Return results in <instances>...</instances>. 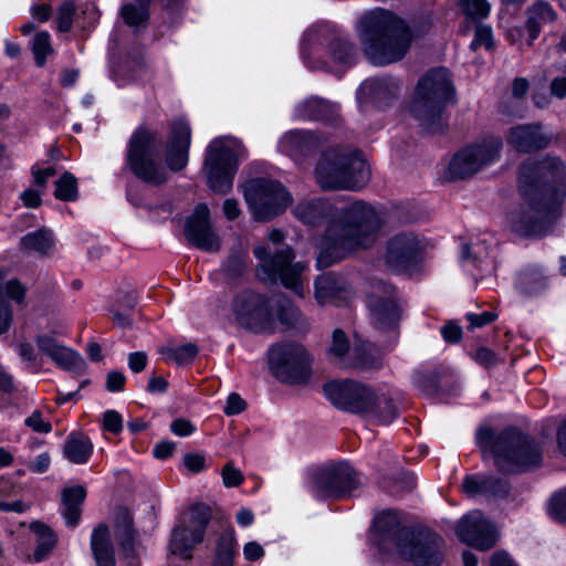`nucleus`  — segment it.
<instances>
[{"label":"nucleus","instance_id":"f257e3e1","mask_svg":"<svg viewBox=\"0 0 566 566\" xmlns=\"http://www.w3.org/2000/svg\"><path fill=\"white\" fill-rule=\"evenodd\" d=\"M293 213L302 223L312 227L328 221L317 258L321 268H327L355 251L373 247L382 226L377 210L360 200L337 209L325 198L303 199L294 207Z\"/></svg>","mask_w":566,"mask_h":566},{"label":"nucleus","instance_id":"f03ea898","mask_svg":"<svg viewBox=\"0 0 566 566\" xmlns=\"http://www.w3.org/2000/svg\"><path fill=\"white\" fill-rule=\"evenodd\" d=\"M518 182L523 203L509 216L511 230L522 237L546 234L557 218L558 195L566 188L564 164L557 158L526 161Z\"/></svg>","mask_w":566,"mask_h":566},{"label":"nucleus","instance_id":"7ed1b4c3","mask_svg":"<svg viewBox=\"0 0 566 566\" xmlns=\"http://www.w3.org/2000/svg\"><path fill=\"white\" fill-rule=\"evenodd\" d=\"M384 560L400 558L415 566H440L443 539L433 532L401 526L394 511H385L374 521L371 538Z\"/></svg>","mask_w":566,"mask_h":566},{"label":"nucleus","instance_id":"20e7f679","mask_svg":"<svg viewBox=\"0 0 566 566\" xmlns=\"http://www.w3.org/2000/svg\"><path fill=\"white\" fill-rule=\"evenodd\" d=\"M357 33L365 54L376 65L400 61L412 42V34L406 22L381 8L366 11L359 17Z\"/></svg>","mask_w":566,"mask_h":566},{"label":"nucleus","instance_id":"39448f33","mask_svg":"<svg viewBox=\"0 0 566 566\" xmlns=\"http://www.w3.org/2000/svg\"><path fill=\"white\" fill-rule=\"evenodd\" d=\"M324 392L338 409L363 416L378 424H387L398 416V406L388 391L355 380H335Z\"/></svg>","mask_w":566,"mask_h":566},{"label":"nucleus","instance_id":"423d86ee","mask_svg":"<svg viewBox=\"0 0 566 566\" xmlns=\"http://www.w3.org/2000/svg\"><path fill=\"white\" fill-rule=\"evenodd\" d=\"M481 449H490L495 465L506 473H518L537 468L542 462L539 444L521 430L510 427L495 439L490 428H481L476 433Z\"/></svg>","mask_w":566,"mask_h":566},{"label":"nucleus","instance_id":"0eeeda50","mask_svg":"<svg viewBox=\"0 0 566 566\" xmlns=\"http://www.w3.org/2000/svg\"><path fill=\"white\" fill-rule=\"evenodd\" d=\"M314 176L323 190H359L370 180V169L360 154L331 148L322 153Z\"/></svg>","mask_w":566,"mask_h":566},{"label":"nucleus","instance_id":"6e6552de","mask_svg":"<svg viewBox=\"0 0 566 566\" xmlns=\"http://www.w3.org/2000/svg\"><path fill=\"white\" fill-rule=\"evenodd\" d=\"M453 96L449 71L444 67L431 69L417 84L411 113L428 132L437 133L443 127L442 114Z\"/></svg>","mask_w":566,"mask_h":566},{"label":"nucleus","instance_id":"1a4fd4ad","mask_svg":"<svg viewBox=\"0 0 566 566\" xmlns=\"http://www.w3.org/2000/svg\"><path fill=\"white\" fill-rule=\"evenodd\" d=\"M302 54L308 67L339 73L355 62L356 49L334 31L315 27L304 35Z\"/></svg>","mask_w":566,"mask_h":566},{"label":"nucleus","instance_id":"9d476101","mask_svg":"<svg viewBox=\"0 0 566 566\" xmlns=\"http://www.w3.org/2000/svg\"><path fill=\"white\" fill-rule=\"evenodd\" d=\"M244 157L245 148L237 138L224 136L211 140L203 163L209 187L217 193H228L239 161Z\"/></svg>","mask_w":566,"mask_h":566},{"label":"nucleus","instance_id":"9b49d317","mask_svg":"<svg viewBox=\"0 0 566 566\" xmlns=\"http://www.w3.org/2000/svg\"><path fill=\"white\" fill-rule=\"evenodd\" d=\"M254 255L260 261L259 277L262 281H279L297 296L304 295L305 265L294 261L295 255L290 247L260 245L254 249Z\"/></svg>","mask_w":566,"mask_h":566},{"label":"nucleus","instance_id":"f8f14e48","mask_svg":"<svg viewBox=\"0 0 566 566\" xmlns=\"http://www.w3.org/2000/svg\"><path fill=\"white\" fill-rule=\"evenodd\" d=\"M160 147L161 142L154 132L140 127L134 133L129 142L127 163L138 179L151 185L167 181L168 174L160 164Z\"/></svg>","mask_w":566,"mask_h":566},{"label":"nucleus","instance_id":"ddd939ff","mask_svg":"<svg viewBox=\"0 0 566 566\" xmlns=\"http://www.w3.org/2000/svg\"><path fill=\"white\" fill-rule=\"evenodd\" d=\"M244 199L258 221H269L285 211L291 195L275 180L251 179L244 185Z\"/></svg>","mask_w":566,"mask_h":566},{"label":"nucleus","instance_id":"4468645a","mask_svg":"<svg viewBox=\"0 0 566 566\" xmlns=\"http://www.w3.org/2000/svg\"><path fill=\"white\" fill-rule=\"evenodd\" d=\"M366 304L376 329L388 332L398 327L403 308L394 285L373 279L366 292Z\"/></svg>","mask_w":566,"mask_h":566},{"label":"nucleus","instance_id":"2eb2a0df","mask_svg":"<svg viewBox=\"0 0 566 566\" xmlns=\"http://www.w3.org/2000/svg\"><path fill=\"white\" fill-rule=\"evenodd\" d=\"M311 357L298 343L276 344L269 350L273 375L283 382L305 384L311 377Z\"/></svg>","mask_w":566,"mask_h":566},{"label":"nucleus","instance_id":"dca6fc26","mask_svg":"<svg viewBox=\"0 0 566 566\" xmlns=\"http://www.w3.org/2000/svg\"><path fill=\"white\" fill-rule=\"evenodd\" d=\"M210 520L211 511L205 504H197L185 512L171 533L169 542L171 554L190 559L193 548L203 542Z\"/></svg>","mask_w":566,"mask_h":566},{"label":"nucleus","instance_id":"f3484780","mask_svg":"<svg viewBox=\"0 0 566 566\" xmlns=\"http://www.w3.org/2000/svg\"><path fill=\"white\" fill-rule=\"evenodd\" d=\"M502 142L491 137L458 153L449 164L450 180L465 179L499 158Z\"/></svg>","mask_w":566,"mask_h":566},{"label":"nucleus","instance_id":"a211bd4d","mask_svg":"<svg viewBox=\"0 0 566 566\" xmlns=\"http://www.w3.org/2000/svg\"><path fill=\"white\" fill-rule=\"evenodd\" d=\"M315 492L322 497H344L358 488L359 480L346 462L328 463L312 474Z\"/></svg>","mask_w":566,"mask_h":566},{"label":"nucleus","instance_id":"6ab92c4d","mask_svg":"<svg viewBox=\"0 0 566 566\" xmlns=\"http://www.w3.org/2000/svg\"><path fill=\"white\" fill-rule=\"evenodd\" d=\"M238 323L254 333H273L274 321L268 300L252 291L239 293L232 304Z\"/></svg>","mask_w":566,"mask_h":566},{"label":"nucleus","instance_id":"aec40b11","mask_svg":"<svg viewBox=\"0 0 566 566\" xmlns=\"http://www.w3.org/2000/svg\"><path fill=\"white\" fill-rule=\"evenodd\" d=\"M185 237L191 245L200 250L207 252H217L220 250V238L212 229L210 210L207 205H198L193 213L188 217L185 227Z\"/></svg>","mask_w":566,"mask_h":566},{"label":"nucleus","instance_id":"412c9836","mask_svg":"<svg viewBox=\"0 0 566 566\" xmlns=\"http://www.w3.org/2000/svg\"><path fill=\"white\" fill-rule=\"evenodd\" d=\"M457 535L463 543L481 551L490 549L495 544L493 526L480 511H472L460 520Z\"/></svg>","mask_w":566,"mask_h":566},{"label":"nucleus","instance_id":"4be33fe9","mask_svg":"<svg viewBox=\"0 0 566 566\" xmlns=\"http://www.w3.org/2000/svg\"><path fill=\"white\" fill-rule=\"evenodd\" d=\"M422 249V241L415 232L403 231L388 240L385 259L392 266H406L416 261Z\"/></svg>","mask_w":566,"mask_h":566},{"label":"nucleus","instance_id":"5701e85b","mask_svg":"<svg viewBox=\"0 0 566 566\" xmlns=\"http://www.w3.org/2000/svg\"><path fill=\"white\" fill-rule=\"evenodd\" d=\"M399 87V82L391 76L371 77L361 83L357 98L360 103L385 107L397 98Z\"/></svg>","mask_w":566,"mask_h":566},{"label":"nucleus","instance_id":"b1692460","mask_svg":"<svg viewBox=\"0 0 566 566\" xmlns=\"http://www.w3.org/2000/svg\"><path fill=\"white\" fill-rule=\"evenodd\" d=\"M190 135V127L186 122L181 119L172 122L166 155V161L170 170L179 171L186 167Z\"/></svg>","mask_w":566,"mask_h":566},{"label":"nucleus","instance_id":"393cba45","mask_svg":"<svg viewBox=\"0 0 566 566\" xmlns=\"http://www.w3.org/2000/svg\"><path fill=\"white\" fill-rule=\"evenodd\" d=\"M551 140L552 136L544 133L539 123L512 127L507 135V143L522 153L543 149L549 145Z\"/></svg>","mask_w":566,"mask_h":566},{"label":"nucleus","instance_id":"a878e982","mask_svg":"<svg viewBox=\"0 0 566 566\" xmlns=\"http://www.w3.org/2000/svg\"><path fill=\"white\" fill-rule=\"evenodd\" d=\"M350 293L347 281L336 273L322 274L315 281V298L322 305L340 304L350 296Z\"/></svg>","mask_w":566,"mask_h":566},{"label":"nucleus","instance_id":"bb28decb","mask_svg":"<svg viewBox=\"0 0 566 566\" xmlns=\"http://www.w3.org/2000/svg\"><path fill=\"white\" fill-rule=\"evenodd\" d=\"M462 488L469 495L481 494L495 499L506 497L511 490V485L506 479L486 474L467 475L463 480Z\"/></svg>","mask_w":566,"mask_h":566},{"label":"nucleus","instance_id":"cd10ccee","mask_svg":"<svg viewBox=\"0 0 566 566\" xmlns=\"http://www.w3.org/2000/svg\"><path fill=\"white\" fill-rule=\"evenodd\" d=\"M321 145V138L314 133L306 130H291L280 142L281 149L294 158L310 156Z\"/></svg>","mask_w":566,"mask_h":566},{"label":"nucleus","instance_id":"c85d7f7f","mask_svg":"<svg viewBox=\"0 0 566 566\" xmlns=\"http://www.w3.org/2000/svg\"><path fill=\"white\" fill-rule=\"evenodd\" d=\"M115 534L125 556L130 558L129 566H139V563L135 558V539L137 533L133 526L132 514L125 509H120L116 514Z\"/></svg>","mask_w":566,"mask_h":566},{"label":"nucleus","instance_id":"c756f323","mask_svg":"<svg viewBox=\"0 0 566 566\" xmlns=\"http://www.w3.org/2000/svg\"><path fill=\"white\" fill-rule=\"evenodd\" d=\"M296 116L302 119L324 120L336 123L338 107L325 99L311 97L300 103L295 108Z\"/></svg>","mask_w":566,"mask_h":566},{"label":"nucleus","instance_id":"7c9ffc66","mask_svg":"<svg viewBox=\"0 0 566 566\" xmlns=\"http://www.w3.org/2000/svg\"><path fill=\"white\" fill-rule=\"evenodd\" d=\"M91 549L97 566H115V549L106 524H98L93 530Z\"/></svg>","mask_w":566,"mask_h":566},{"label":"nucleus","instance_id":"2f4dec72","mask_svg":"<svg viewBox=\"0 0 566 566\" xmlns=\"http://www.w3.org/2000/svg\"><path fill=\"white\" fill-rule=\"evenodd\" d=\"M380 365L381 361L375 346L368 342L356 339L344 367L367 371L379 368Z\"/></svg>","mask_w":566,"mask_h":566},{"label":"nucleus","instance_id":"473e14b6","mask_svg":"<svg viewBox=\"0 0 566 566\" xmlns=\"http://www.w3.org/2000/svg\"><path fill=\"white\" fill-rule=\"evenodd\" d=\"M556 19V13L552 6L545 1H537L527 10V20L525 28L527 30L531 45L538 36L543 25L553 23Z\"/></svg>","mask_w":566,"mask_h":566},{"label":"nucleus","instance_id":"72a5a7b5","mask_svg":"<svg viewBox=\"0 0 566 566\" xmlns=\"http://www.w3.org/2000/svg\"><path fill=\"white\" fill-rule=\"evenodd\" d=\"M86 497V491L82 485L65 488L62 491V515L70 527L78 524L81 518V505Z\"/></svg>","mask_w":566,"mask_h":566},{"label":"nucleus","instance_id":"f704fd0d","mask_svg":"<svg viewBox=\"0 0 566 566\" xmlns=\"http://www.w3.org/2000/svg\"><path fill=\"white\" fill-rule=\"evenodd\" d=\"M150 0H130L125 2L119 15L124 23L132 28L135 32L146 29L149 20Z\"/></svg>","mask_w":566,"mask_h":566},{"label":"nucleus","instance_id":"c9c22d12","mask_svg":"<svg viewBox=\"0 0 566 566\" xmlns=\"http://www.w3.org/2000/svg\"><path fill=\"white\" fill-rule=\"evenodd\" d=\"M93 453L91 439L82 433L72 432L63 446L64 457L74 464H85Z\"/></svg>","mask_w":566,"mask_h":566},{"label":"nucleus","instance_id":"e433bc0d","mask_svg":"<svg viewBox=\"0 0 566 566\" xmlns=\"http://www.w3.org/2000/svg\"><path fill=\"white\" fill-rule=\"evenodd\" d=\"M21 248L28 253L46 256L54 248L53 234L45 229L30 232L21 239Z\"/></svg>","mask_w":566,"mask_h":566},{"label":"nucleus","instance_id":"4c0bfd02","mask_svg":"<svg viewBox=\"0 0 566 566\" xmlns=\"http://www.w3.org/2000/svg\"><path fill=\"white\" fill-rule=\"evenodd\" d=\"M235 544L233 530L222 532L216 541L212 566H233Z\"/></svg>","mask_w":566,"mask_h":566},{"label":"nucleus","instance_id":"58836bf2","mask_svg":"<svg viewBox=\"0 0 566 566\" xmlns=\"http://www.w3.org/2000/svg\"><path fill=\"white\" fill-rule=\"evenodd\" d=\"M30 530L36 535V548L33 558L35 562H41L54 548L57 541L56 535L42 522H32Z\"/></svg>","mask_w":566,"mask_h":566},{"label":"nucleus","instance_id":"ea45409f","mask_svg":"<svg viewBox=\"0 0 566 566\" xmlns=\"http://www.w3.org/2000/svg\"><path fill=\"white\" fill-rule=\"evenodd\" d=\"M277 318L286 329L294 331L295 334H305L310 329L308 321L292 304L282 305L277 310Z\"/></svg>","mask_w":566,"mask_h":566},{"label":"nucleus","instance_id":"a19ab883","mask_svg":"<svg viewBox=\"0 0 566 566\" xmlns=\"http://www.w3.org/2000/svg\"><path fill=\"white\" fill-rule=\"evenodd\" d=\"M546 286V279L543 273L530 266L520 272L517 287L525 294L532 295L542 291Z\"/></svg>","mask_w":566,"mask_h":566},{"label":"nucleus","instance_id":"79ce46f5","mask_svg":"<svg viewBox=\"0 0 566 566\" xmlns=\"http://www.w3.org/2000/svg\"><path fill=\"white\" fill-rule=\"evenodd\" d=\"M51 359L60 368L67 371H82L85 368V361L82 356L72 348L62 344L52 355Z\"/></svg>","mask_w":566,"mask_h":566},{"label":"nucleus","instance_id":"37998d69","mask_svg":"<svg viewBox=\"0 0 566 566\" xmlns=\"http://www.w3.org/2000/svg\"><path fill=\"white\" fill-rule=\"evenodd\" d=\"M350 352L349 339L345 332L340 328L334 329L332 333V342L328 347L329 357L344 367Z\"/></svg>","mask_w":566,"mask_h":566},{"label":"nucleus","instance_id":"c03bdc74","mask_svg":"<svg viewBox=\"0 0 566 566\" xmlns=\"http://www.w3.org/2000/svg\"><path fill=\"white\" fill-rule=\"evenodd\" d=\"M54 197L62 201H74L77 198L76 178L65 171L56 181Z\"/></svg>","mask_w":566,"mask_h":566},{"label":"nucleus","instance_id":"a18cd8bd","mask_svg":"<svg viewBox=\"0 0 566 566\" xmlns=\"http://www.w3.org/2000/svg\"><path fill=\"white\" fill-rule=\"evenodd\" d=\"M247 251L239 243L223 265V270L229 277L234 279L243 275L247 268Z\"/></svg>","mask_w":566,"mask_h":566},{"label":"nucleus","instance_id":"49530a36","mask_svg":"<svg viewBox=\"0 0 566 566\" xmlns=\"http://www.w3.org/2000/svg\"><path fill=\"white\" fill-rule=\"evenodd\" d=\"M160 353L166 360H175L178 365H184L192 361L198 354V348L195 344L188 343L175 348H163Z\"/></svg>","mask_w":566,"mask_h":566},{"label":"nucleus","instance_id":"de8ad7c7","mask_svg":"<svg viewBox=\"0 0 566 566\" xmlns=\"http://www.w3.org/2000/svg\"><path fill=\"white\" fill-rule=\"evenodd\" d=\"M415 384L428 396H434L439 392V375L436 371H417L415 375Z\"/></svg>","mask_w":566,"mask_h":566},{"label":"nucleus","instance_id":"09e8293b","mask_svg":"<svg viewBox=\"0 0 566 566\" xmlns=\"http://www.w3.org/2000/svg\"><path fill=\"white\" fill-rule=\"evenodd\" d=\"M32 51L34 53L36 65L43 66L46 56L52 53L50 35L48 32H39L35 34L32 42Z\"/></svg>","mask_w":566,"mask_h":566},{"label":"nucleus","instance_id":"8fccbe9b","mask_svg":"<svg viewBox=\"0 0 566 566\" xmlns=\"http://www.w3.org/2000/svg\"><path fill=\"white\" fill-rule=\"evenodd\" d=\"M465 14L474 20H481L489 15L491 6L486 0H461Z\"/></svg>","mask_w":566,"mask_h":566},{"label":"nucleus","instance_id":"3c124183","mask_svg":"<svg viewBox=\"0 0 566 566\" xmlns=\"http://www.w3.org/2000/svg\"><path fill=\"white\" fill-rule=\"evenodd\" d=\"M75 11V3L71 0H66L60 6L56 18L59 31L67 32L71 30Z\"/></svg>","mask_w":566,"mask_h":566},{"label":"nucleus","instance_id":"603ef678","mask_svg":"<svg viewBox=\"0 0 566 566\" xmlns=\"http://www.w3.org/2000/svg\"><path fill=\"white\" fill-rule=\"evenodd\" d=\"M382 486L391 493L410 491L415 486V478L403 473L399 478L384 479Z\"/></svg>","mask_w":566,"mask_h":566},{"label":"nucleus","instance_id":"864d4df0","mask_svg":"<svg viewBox=\"0 0 566 566\" xmlns=\"http://www.w3.org/2000/svg\"><path fill=\"white\" fill-rule=\"evenodd\" d=\"M485 46L488 50L493 48L492 31L490 27L478 25L474 33V39L471 42V49L476 50L480 46Z\"/></svg>","mask_w":566,"mask_h":566},{"label":"nucleus","instance_id":"5fc2aeb1","mask_svg":"<svg viewBox=\"0 0 566 566\" xmlns=\"http://www.w3.org/2000/svg\"><path fill=\"white\" fill-rule=\"evenodd\" d=\"M551 513L559 522H566V489L552 497Z\"/></svg>","mask_w":566,"mask_h":566},{"label":"nucleus","instance_id":"6e6d98bb","mask_svg":"<svg viewBox=\"0 0 566 566\" xmlns=\"http://www.w3.org/2000/svg\"><path fill=\"white\" fill-rule=\"evenodd\" d=\"M24 424L38 433H49L52 430L51 423L44 420L40 410H34L32 415L24 420Z\"/></svg>","mask_w":566,"mask_h":566},{"label":"nucleus","instance_id":"4d7b16f0","mask_svg":"<svg viewBox=\"0 0 566 566\" xmlns=\"http://www.w3.org/2000/svg\"><path fill=\"white\" fill-rule=\"evenodd\" d=\"M222 480L227 488L239 486L243 482V474L232 462H228L222 469Z\"/></svg>","mask_w":566,"mask_h":566},{"label":"nucleus","instance_id":"13d9d810","mask_svg":"<svg viewBox=\"0 0 566 566\" xmlns=\"http://www.w3.org/2000/svg\"><path fill=\"white\" fill-rule=\"evenodd\" d=\"M103 428L114 434L123 429V418L116 410H107L103 415Z\"/></svg>","mask_w":566,"mask_h":566},{"label":"nucleus","instance_id":"bf43d9fd","mask_svg":"<svg viewBox=\"0 0 566 566\" xmlns=\"http://www.w3.org/2000/svg\"><path fill=\"white\" fill-rule=\"evenodd\" d=\"M34 342L39 348V350L46 355L49 358L52 357V355L55 353V350L60 347V343H57V340L51 336V335H48V334H41V335H38L35 338H34Z\"/></svg>","mask_w":566,"mask_h":566},{"label":"nucleus","instance_id":"052dcab7","mask_svg":"<svg viewBox=\"0 0 566 566\" xmlns=\"http://www.w3.org/2000/svg\"><path fill=\"white\" fill-rule=\"evenodd\" d=\"M27 289L21 284L20 281L13 279L6 283L4 293L8 297L15 301L17 303H22L25 296Z\"/></svg>","mask_w":566,"mask_h":566},{"label":"nucleus","instance_id":"680f3d73","mask_svg":"<svg viewBox=\"0 0 566 566\" xmlns=\"http://www.w3.org/2000/svg\"><path fill=\"white\" fill-rule=\"evenodd\" d=\"M13 322V313L10 304L0 297V336L6 334Z\"/></svg>","mask_w":566,"mask_h":566},{"label":"nucleus","instance_id":"e2e57ef3","mask_svg":"<svg viewBox=\"0 0 566 566\" xmlns=\"http://www.w3.org/2000/svg\"><path fill=\"white\" fill-rule=\"evenodd\" d=\"M184 464L190 472H201L206 467V457L202 453H186Z\"/></svg>","mask_w":566,"mask_h":566},{"label":"nucleus","instance_id":"0e129e2a","mask_svg":"<svg viewBox=\"0 0 566 566\" xmlns=\"http://www.w3.org/2000/svg\"><path fill=\"white\" fill-rule=\"evenodd\" d=\"M245 408V401L238 394L233 392L228 397L223 411L227 416H233L242 412Z\"/></svg>","mask_w":566,"mask_h":566},{"label":"nucleus","instance_id":"69168bd1","mask_svg":"<svg viewBox=\"0 0 566 566\" xmlns=\"http://www.w3.org/2000/svg\"><path fill=\"white\" fill-rule=\"evenodd\" d=\"M42 193L43 191L38 188H28L21 193L20 199L25 207L38 208L42 203Z\"/></svg>","mask_w":566,"mask_h":566},{"label":"nucleus","instance_id":"338daca9","mask_svg":"<svg viewBox=\"0 0 566 566\" xmlns=\"http://www.w3.org/2000/svg\"><path fill=\"white\" fill-rule=\"evenodd\" d=\"M126 382V377L123 373L113 370L106 376V389L111 392L123 390Z\"/></svg>","mask_w":566,"mask_h":566},{"label":"nucleus","instance_id":"774afa93","mask_svg":"<svg viewBox=\"0 0 566 566\" xmlns=\"http://www.w3.org/2000/svg\"><path fill=\"white\" fill-rule=\"evenodd\" d=\"M549 93L552 96L564 99L566 98V76H556L549 82Z\"/></svg>","mask_w":566,"mask_h":566}]
</instances>
